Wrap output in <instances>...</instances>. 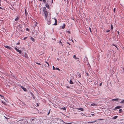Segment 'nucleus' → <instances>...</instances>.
<instances>
[{"mask_svg":"<svg viewBox=\"0 0 124 124\" xmlns=\"http://www.w3.org/2000/svg\"><path fill=\"white\" fill-rule=\"evenodd\" d=\"M2 97H1V98H4V97L3 96H2Z\"/></svg>","mask_w":124,"mask_h":124,"instance_id":"52","label":"nucleus"},{"mask_svg":"<svg viewBox=\"0 0 124 124\" xmlns=\"http://www.w3.org/2000/svg\"><path fill=\"white\" fill-rule=\"evenodd\" d=\"M25 16H26V18L27 16V15H28V14L26 10V9H25Z\"/></svg>","mask_w":124,"mask_h":124,"instance_id":"8","label":"nucleus"},{"mask_svg":"<svg viewBox=\"0 0 124 124\" xmlns=\"http://www.w3.org/2000/svg\"><path fill=\"white\" fill-rule=\"evenodd\" d=\"M113 11L114 12H115V8H114Z\"/></svg>","mask_w":124,"mask_h":124,"instance_id":"35","label":"nucleus"},{"mask_svg":"<svg viewBox=\"0 0 124 124\" xmlns=\"http://www.w3.org/2000/svg\"><path fill=\"white\" fill-rule=\"evenodd\" d=\"M56 70H60L59 69V68H58L57 67L56 68Z\"/></svg>","mask_w":124,"mask_h":124,"instance_id":"32","label":"nucleus"},{"mask_svg":"<svg viewBox=\"0 0 124 124\" xmlns=\"http://www.w3.org/2000/svg\"><path fill=\"white\" fill-rule=\"evenodd\" d=\"M47 23L48 24H51V21H48L47 22Z\"/></svg>","mask_w":124,"mask_h":124,"instance_id":"17","label":"nucleus"},{"mask_svg":"<svg viewBox=\"0 0 124 124\" xmlns=\"http://www.w3.org/2000/svg\"><path fill=\"white\" fill-rule=\"evenodd\" d=\"M116 48L117 49H117H118L117 47L116 46Z\"/></svg>","mask_w":124,"mask_h":124,"instance_id":"54","label":"nucleus"},{"mask_svg":"<svg viewBox=\"0 0 124 124\" xmlns=\"http://www.w3.org/2000/svg\"><path fill=\"white\" fill-rule=\"evenodd\" d=\"M46 7L48 9H49L50 8V7L48 3H46L45 4Z\"/></svg>","mask_w":124,"mask_h":124,"instance_id":"5","label":"nucleus"},{"mask_svg":"<svg viewBox=\"0 0 124 124\" xmlns=\"http://www.w3.org/2000/svg\"><path fill=\"white\" fill-rule=\"evenodd\" d=\"M31 96H32V97H33L34 98H35V97L33 94L31 92Z\"/></svg>","mask_w":124,"mask_h":124,"instance_id":"18","label":"nucleus"},{"mask_svg":"<svg viewBox=\"0 0 124 124\" xmlns=\"http://www.w3.org/2000/svg\"><path fill=\"white\" fill-rule=\"evenodd\" d=\"M97 105V104H96L94 103H93L91 104V106H95Z\"/></svg>","mask_w":124,"mask_h":124,"instance_id":"11","label":"nucleus"},{"mask_svg":"<svg viewBox=\"0 0 124 124\" xmlns=\"http://www.w3.org/2000/svg\"><path fill=\"white\" fill-rule=\"evenodd\" d=\"M47 1V2H50V0H46Z\"/></svg>","mask_w":124,"mask_h":124,"instance_id":"34","label":"nucleus"},{"mask_svg":"<svg viewBox=\"0 0 124 124\" xmlns=\"http://www.w3.org/2000/svg\"><path fill=\"white\" fill-rule=\"evenodd\" d=\"M113 52V53H114V51H112Z\"/></svg>","mask_w":124,"mask_h":124,"instance_id":"56","label":"nucleus"},{"mask_svg":"<svg viewBox=\"0 0 124 124\" xmlns=\"http://www.w3.org/2000/svg\"><path fill=\"white\" fill-rule=\"evenodd\" d=\"M86 75H87L88 76H89V74H88V73H87V72H86Z\"/></svg>","mask_w":124,"mask_h":124,"instance_id":"33","label":"nucleus"},{"mask_svg":"<svg viewBox=\"0 0 124 124\" xmlns=\"http://www.w3.org/2000/svg\"><path fill=\"white\" fill-rule=\"evenodd\" d=\"M35 119V118H34V119H33V118H31V120H32V121H33V120H34Z\"/></svg>","mask_w":124,"mask_h":124,"instance_id":"40","label":"nucleus"},{"mask_svg":"<svg viewBox=\"0 0 124 124\" xmlns=\"http://www.w3.org/2000/svg\"><path fill=\"white\" fill-rule=\"evenodd\" d=\"M46 63L47 64V66L48 67H49V63L47 62H46Z\"/></svg>","mask_w":124,"mask_h":124,"instance_id":"26","label":"nucleus"},{"mask_svg":"<svg viewBox=\"0 0 124 124\" xmlns=\"http://www.w3.org/2000/svg\"><path fill=\"white\" fill-rule=\"evenodd\" d=\"M17 46L15 48V49L18 52H19L20 54H21L22 53L21 51L20 50L18 49L17 48Z\"/></svg>","mask_w":124,"mask_h":124,"instance_id":"2","label":"nucleus"},{"mask_svg":"<svg viewBox=\"0 0 124 124\" xmlns=\"http://www.w3.org/2000/svg\"><path fill=\"white\" fill-rule=\"evenodd\" d=\"M54 20H55V23L53 25H57V19L56 18H54Z\"/></svg>","mask_w":124,"mask_h":124,"instance_id":"4","label":"nucleus"},{"mask_svg":"<svg viewBox=\"0 0 124 124\" xmlns=\"http://www.w3.org/2000/svg\"><path fill=\"white\" fill-rule=\"evenodd\" d=\"M26 30L27 31H29V29L28 28H26Z\"/></svg>","mask_w":124,"mask_h":124,"instance_id":"36","label":"nucleus"},{"mask_svg":"<svg viewBox=\"0 0 124 124\" xmlns=\"http://www.w3.org/2000/svg\"><path fill=\"white\" fill-rule=\"evenodd\" d=\"M19 20V17L18 16L15 19V21H17Z\"/></svg>","mask_w":124,"mask_h":124,"instance_id":"20","label":"nucleus"},{"mask_svg":"<svg viewBox=\"0 0 124 124\" xmlns=\"http://www.w3.org/2000/svg\"><path fill=\"white\" fill-rule=\"evenodd\" d=\"M21 87L24 91H27L26 89L23 86H21Z\"/></svg>","mask_w":124,"mask_h":124,"instance_id":"6","label":"nucleus"},{"mask_svg":"<svg viewBox=\"0 0 124 124\" xmlns=\"http://www.w3.org/2000/svg\"><path fill=\"white\" fill-rule=\"evenodd\" d=\"M59 42L61 43H62L61 41V40H60V41H59Z\"/></svg>","mask_w":124,"mask_h":124,"instance_id":"43","label":"nucleus"},{"mask_svg":"<svg viewBox=\"0 0 124 124\" xmlns=\"http://www.w3.org/2000/svg\"><path fill=\"white\" fill-rule=\"evenodd\" d=\"M117 32L119 34V32L118 31H117Z\"/></svg>","mask_w":124,"mask_h":124,"instance_id":"48","label":"nucleus"},{"mask_svg":"<svg viewBox=\"0 0 124 124\" xmlns=\"http://www.w3.org/2000/svg\"><path fill=\"white\" fill-rule=\"evenodd\" d=\"M53 2V0H52V1L51 2V4H52Z\"/></svg>","mask_w":124,"mask_h":124,"instance_id":"38","label":"nucleus"},{"mask_svg":"<svg viewBox=\"0 0 124 124\" xmlns=\"http://www.w3.org/2000/svg\"><path fill=\"white\" fill-rule=\"evenodd\" d=\"M64 123H65V124H71L72 123H66L65 122H64Z\"/></svg>","mask_w":124,"mask_h":124,"instance_id":"28","label":"nucleus"},{"mask_svg":"<svg viewBox=\"0 0 124 124\" xmlns=\"http://www.w3.org/2000/svg\"><path fill=\"white\" fill-rule=\"evenodd\" d=\"M4 46V47H5V48H8V49L11 50L12 48L11 47H10L9 46Z\"/></svg>","mask_w":124,"mask_h":124,"instance_id":"3","label":"nucleus"},{"mask_svg":"<svg viewBox=\"0 0 124 124\" xmlns=\"http://www.w3.org/2000/svg\"><path fill=\"white\" fill-rule=\"evenodd\" d=\"M73 58H74L75 59H79V58H77V57H76V56L75 55H74L73 56Z\"/></svg>","mask_w":124,"mask_h":124,"instance_id":"13","label":"nucleus"},{"mask_svg":"<svg viewBox=\"0 0 124 124\" xmlns=\"http://www.w3.org/2000/svg\"><path fill=\"white\" fill-rule=\"evenodd\" d=\"M45 66H47L46 65H45Z\"/></svg>","mask_w":124,"mask_h":124,"instance_id":"57","label":"nucleus"},{"mask_svg":"<svg viewBox=\"0 0 124 124\" xmlns=\"http://www.w3.org/2000/svg\"><path fill=\"white\" fill-rule=\"evenodd\" d=\"M62 109L66 110V108L65 107H64L63 108H62Z\"/></svg>","mask_w":124,"mask_h":124,"instance_id":"27","label":"nucleus"},{"mask_svg":"<svg viewBox=\"0 0 124 124\" xmlns=\"http://www.w3.org/2000/svg\"><path fill=\"white\" fill-rule=\"evenodd\" d=\"M121 107H122L121 106H117L115 108L118 109H119V108H121Z\"/></svg>","mask_w":124,"mask_h":124,"instance_id":"10","label":"nucleus"},{"mask_svg":"<svg viewBox=\"0 0 124 124\" xmlns=\"http://www.w3.org/2000/svg\"><path fill=\"white\" fill-rule=\"evenodd\" d=\"M37 104L38 106H39V105L38 103H37Z\"/></svg>","mask_w":124,"mask_h":124,"instance_id":"53","label":"nucleus"},{"mask_svg":"<svg viewBox=\"0 0 124 124\" xmlns=\"http://www.w3.org/2000/svg\"><path fill=\"white\" fill-rule=\"evenodd\" d=\"M36 25H36H36H35V26H36Z\"/></svg>","mask_w":124,"mask_h":124,"instance_id":"59","label":"nucleus"},{"mask_svg":"<svg viewBox=\"0 0 124 124\" xmlns=\"http://www.w3.org/2000/svg\"><path fill=\"white\" fill-rule=\"evenodd\" d=\"M27 38V37H25L24 38V40H25V39L26 38Z\"/></svg>","mask_w":124,"mask_h":124,"instance_id":"50","label":"nucleus"},{"mask_svg":"<svg viewBox=\"0 0 124 124\" xmlns=\"http://www.w3.org/2000/svg\"><path fill=\"white\" fill-rule=\"evenodd\" d=\"M20 43V42H19L18 43H17V45H19Z\"/></svg>","mask_w":124,"mask_h":124,"instance_id":"41","label":"nucleus"},{"mask_svg":"<svg viewBox=\"0 0 124 124\" xmlns=\"http://www.w3.org/2000/svg\"><path fill=\"white\" fill-rule=\"evenodd\" d=\"M43 12H44V13L45 15V16L46 18L48 16V12L47 10V9L45 7L43 8Z\"/></svg>","mask_w":124,"mask_h":124,"instance_id":"1","label":"nucleus"},{"mask_svg":"<svg viewBox=\"0 0 124 124\" xmlns=\"http://www.w3.org/2000/svg\"><path fill=\"white\" fill-rule=\"evenodd\" d=\"M119 99H118V98H116V99H112L111 100L115 101H117Z\"/></svg>","mask_w":124,"mask_h":124,"instance_id":"15","label":"nucleus"},{"mask_svg":"<svg viewBox=\"0 0 124 124\" xmlns=\"http://www.w3.org/2000/svg\"><path fill=\"white\" fill-rule=\"evenodd\" d=\"M2 102L4 104H5V102H3L2 101Z\"/></svg>","mask_w":124,"mask_h":124,"instance_id":"42","label":"nucleus"},{"mask_svg":"<svg viewBox=\"0 0 124 124\" xmlns=\"http://www.w3.org/2000/svg\"><path fill=\"white\" fill-rule=\"evenodd\" d=\"M111 30H112L113 28V25L112 24H111Z\"/></svg>","mask_w":124,"mask_h":124,"instance_id":"23","label":"nucleus"},{"mask_svg":"<svg viewBox=\"0 0 124 124\" xmlns=\"http://www.w3.org/2000/svg\"><path fill=\"white\" fill-rule=\"evenodd\" d=\"M36 64H38V65H41V64L40 63H39L37 62H36Z\"/></svg>","mask_w":124,"mask_h":124,"instance_id":"30","label":"nucleus"},{"mask_svg":"<svg viewBox=\"0 0 124 124\" xmlns=\"http://www.w3.org/2000/svg\"><path fill=\"white\" fill-rule=\"evenodd\" d=\"M24 57L27 58H28V56L27 54L26 53H25V54L24 55Z\"/></svg>","mask_w":124,"mask_h":124,"instance_id":"12","label":"nucleus"},{"mask_svg":"<svg viewBox=\"0 0 124 124\" xmlns=\"http://www.w3.org/2000/svg\"><path fill=\"white\" fill-rule=\"evenodd\" d=\"M119 113H121L122 112V109H119Z\"/></svg>","mask_w":124,"mask_h":124,"instance_id":"22","label":"nucleus"},{"mask_svg":"<svg viewBox=\"0 0 124 124\" xmlns=\"http://www.w3.org/2000/svg\"><path fill=\"white\" fill-rule=\"evenodd\" d=\"M121 103H124V100H122V101L120 102Z\"/></svg>","mask_w":124,"mask_h":124,"instance_id":"21","label":"nucleus"},{"mask_svg":"<svg viewBox=\"0 0 124 124\" xmlns=\"http://www.w3.org/2000/svg\"><path fill=\"white\" fill-rule=\"evenodd\" d=\"M39 0L40 1H42V0ZM43 2L45 3L46 2V0H43Z\"/></svg>","mask_w":124,"mask_h":124,"instance_id":"19","label":"nucleus"},{"mask_svg":"<svg viewBox=\"0 0 124 124\" xmlns=\"http://www.w3.org/2000/svg\"><path fill=\"white\" fill-rule=\"evenodd\" d=\"M22 56H23V55H22Z\"/></svg>","mask_w":124,"mask_h":124,"instance_id":"63","label":"nucleus"},{"mask_svg":"<svg viewBox=\"0 0 124 124\" xmlns=\"http://www.w3.org/2000/svg\"><path fill=\"white\" fill-rule=\"evenodd\" d=\"M118 116H115L114 117H113V119H116L117 118Z\"/></svg>","mask_w":124,"mask_h":124,"instance_id":"25","label":"nucleus"},{"mask_svg":"<svg viewBox=\"0 0 124 124\" xmlns=\"http://www.w3.org/2000/svg\"><path fill=\"white\" fill-rule=\"evenodd\" d=\"M77 77L78 78H80L81 77V75L80 73H77Z\"/></svg>","mask_w":124,"mask_h":124,"instance_id":"9","label":"nucleus"},{"mask_svg":"<svg viewBox=\"0 0 124 124\" xmlns=\"http://www.w3.org/2000/svg\"><path fill=\"white\" fill-rule=\"evenodd\" d=\"M30 39L33 42H34L35 41V39H34L32 37H31L30 38Z\"/></svg>","mask_w":124,"mask_h":124,"instance_id":"14","label":"nucleus"},{"mask_svg":"<svg viewBox=\"0 0 124 124\" xmlns=\"http://www.w3.org/2000/svg\"><path fill=\"white\" fill-rule=\"evenodd\" d=\"M91 115H92V116H94V114H91Z\"/></svg>","mask_w":124,"mask_h":124,"instance_id":"51","label":"nucleus"},{"mask_svg":"<svg viewBox=\"0 0 124 124\" xmlns=\"http://www.w3.org/2000/svg\"><path fill=\"white\" fill-rule=\"evenodd\" d=\"M65 24H64V23L63 24V26H62V28L63 29H64L65 28Z\"/></svg>","mask_w":124,"mask_h":124,"instance_id":"16","label":"nucleus"},{"mask_svg":"<svg viewBox=\"0 0 124 124\" xmlns=\"http://www.w3.org/2000/svg\"><path fill=\"white\" fill-rule=\"evenodd\" d=\"M36 23H37V22H36Z\"/></svg>","mask_w":124,"mask_h":124,"instance_id":"60","label":"nucleus"},{"mask_svg":"<svg viewBox=\"0 0 124 124\" xmlns=\"http://www.w3.org/2000/svg\"><path fill=\"white\" fill-rule=\"evenodd\" d=\"M61 45L62 46H63V45L62 44H61Z\"/></svg>","mask_w":124,"mask_h":124,"instance_id":"58","label":"nucleus"},{"mask_svg":"<svg viewBox=\"0 0 124 124\" xmlns=\"http://www.w3.org/2000/svg\"><path fill=\"white\" fill-rule=\"evenodd\" d=\"M122 48H123V49H124V47H123Z\"/></svg>","mask_w":124,"mask_h":124,"instance_id":"61","label":"nucleus"},{"mask_svg":"<svg viewBox=\"0 0 124 124\" xmlns=\"http://www.w3.org/2000/svg\"><path fill=\"white\" fill-rule=\"evenodd\" d=\"M112 45H113V46H115V47H116V46L115 45V44H113Z\"/></svg>","mask_w":124,"mask_h":124,"instance_id":"49","label":"nucleus"},{"mask_svg":"<svg viewBox=\"0 0 124 124\" xmlns=\"http://www.w3.org/2000/svg\"><path fill=\"white\" fill-rule=\"evenodd\" d=\"M53 70H55V68L54 67V66H53Z\"/></svg>","mask_w":124,"mask_h":124,"instance_id":"29","label":"nucleus"},{"mask_svg":"<svg viewBox=\"0 0 124 124\" xmlns=\"http://www.w3.org/2000/svg\"><path fill=\"white\" fill-rule=\"evenodd\" d=\"M50 113V110H49V112L48 113L47 115H49V114Z\"/></svg>","mask_w":124,"mask_h":124,"instance_id":"37","label":"nucleus"},{"mask_svg":"<svg viewBox=\"0 0 124 124\" xmlns=\"http://www.w3.org/2000/svg\"><path fill=\"white\" fill-rule=\"evenodd\" d=\"M70 84H72L73 83V82L71 80H70Z\"/></svg>","mask_w":124,"mask_h":124,"instance_id":"24","label":"nucleus"},{"mask_svg":"<svg viewBox=\"0 0 124 124\" xmlns=\"http://www.w3.org/2000/svg\"><path fill=\"white\" fill-rule=\"evenodd\" d=\"M89 30H90V32L91 33H92V31H91V28H90V27H89Z\"/></svg>","mask_w":124,"mask_h":124,"instance_id":"31","label":"nucleus"},{"mask_svg":"<svg viewBox=\"0 0 124 124\" xmlns=\"http://www.w3.org/2000/svg\"><path fill=\"white\" fill-rule=\"evenodd\" d=\"M76 109H78L79 110H80L82 111H83L84 110V109L82 108H77Z\"/></svg>","mask_w":124,"mask_h":124,"instance_id":"7","label":"nucleus"},{"mask_svg":"<svg viewBox=\"0 0 124 124\" xmlns=\"http://www.w3.org/2000/svg\"><path fill=\"white\" fill-rule=\"evenodd\" d=\"M0 9H3L2 8L0 7Z\"/></svg>","mask_w":124,"mask_h":124,"instance_id":"47","label":"nucleus"},{"mask_svg":"<svg viewBox=\"0 0 124 124\" xmlns=\"http://www.w3.org/2000/svg\"><path fill=\"white\" fill-rule=\"evenodd\" d=\"M0 6H1V4H0Z\"/></svg>","mask_w":124,"mask_h":124,"instance_id":"62","label":"nucleus"},{"mask_svg":"<svg viewBox=\"0 0 124 124\" xmlns=\"http://www.w3.org/2000/svg\"><path fill=\"white\" fill-rule=\"evenodd\" d=\"M67 43L69 45H70V44L69 43V42H67Z\"/></svg>","mask_w":124,"mask_h":124,"instance_id":"55","label":"nucleus"},{"mask_svg":"<svg viewBox=\"0 0 124 124\" xmlns=\"http://www.w3.org/2000/svg\"><path fill=\"white\" fill-rule=\"evenodd\" d=\"M5 118H6V119H8V118H7V117H6L5 116Z\"/></svg>","mask_w":124,"mask_h":124,"instance_id":"44","label":"nucleus"},{"mask_svg":"<svg viewBox=\"0 0 124 124\" xmlns=\"http://www.w3.org/2000/svg\"><path fill=\"white\" fill-rule=\"evenodd\" d=\"M109 31H110V30H107L106 31V32L107 33V32H109Z\"/></svg>","mask_w":124,"mask_h":124,"instance_id":"39","label":"nucleus"},{"mask_svg":"<svg viewBox=\"0 0 124 124\" xmlns=\"http://www.w3.org/2000/svg\"><path fill=\"white\" fill-rule=\"evenodd\" d=\"M101 84H102V83H100V86H101Z\"/></svg>","mask_w":124,"mask_h":124,"instance_id":"45","label":"nucleus"},{"mask_svg":"<svg viewBox=\"0 0 124 124\" xmlns=\"http://www.w3.org/2000/svg\"><path fill=\"white\" fill-rule=\"evenodd\" d=\"M67 32L69 33H70V32L69 31H68Z\"/></svg>","mask_w":124,"mask_h":124,"instance_id":"46","label":"nucleus"}]
</instances>
